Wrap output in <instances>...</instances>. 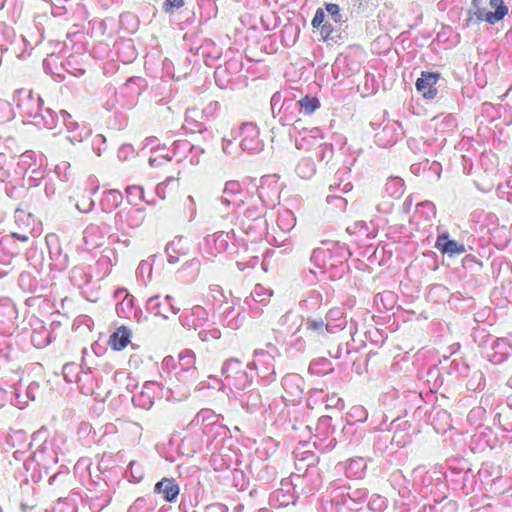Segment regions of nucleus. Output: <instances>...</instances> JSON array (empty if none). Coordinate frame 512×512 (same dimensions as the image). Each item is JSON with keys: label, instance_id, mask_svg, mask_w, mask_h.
I'll return each mask as SVG.
<instances>
[{"label": "nucleus", "instance_id": "nucleus-38", "mask_svg": "<svg viewBox=\"0 0 512 512\" xmlns=\"http://www.w3.org/2000/svg\"><path fill=\"white\" fill-rule=\"evenodd\" d=\"M384 191L391 198H400L405 191L404 180L400 177H389L385 183Z\"/></svg>", "mask_w": 512, "mask_h": 512}, {"label": "nucleus", "instance_id": "nucleus-4", "mask_svg": "<svg viewBox=\"0 0 512 512\" xmlns=\"http://www.w3.org/2000/svg\"><path fill=\"white\" fill-rule=\"evenodd\" d=\"M311 461L304 473L293 474L291 476V484L294 487H301L305 494H314L321 487L322 479L319 468L316 466L318 457L315 454H309Z\"/></svg>", "mask_w": 512, "mask_h": 512}, {"label": "nucleus", "instance_id": "nucleus-60", "mask_svg": "<svg viewBox=\"0 0 512 512\" xmlns=\"http://www.w3.org/2000/svg\"><path fill=\"white\" fill-rule=\"evenodd\" d=\"M126 194L129 204L136 205L137 201L144 199V189L141 186H128L126 188Z\"/></svg>", "mask_w": 512, "mask_h": 512}, {"label": "nucleus", "instance_id": "nucleus-25", "mask_svg": "<svg viewBox=\"0 0 512 512\" xmlns=\"http://www.w3.org/2000/svg\"><path fill=\"white\" fill-rule=\"evenodd\" d=\"M320 107V102L316 97L305 96L299 101L293 99L284 100L281 110L286 113L290 109H297L299 112H304L306 115L312 114Z\"/></svg>", "mask_w": 512, "mask_h": 512}, {"label": "nucleus", "instance_id": "nucleus-57", "mask_svg": "<svg viewBox=\"0 0 512 512\" xmlns=\"http://www.w3.org/2000/svg\"><path fill=\"white\" fill-rule=\"evenodd\" d=\"M347 497L353 503V506L364 503L368 497V490L366 488H347Z\"/></svg>", "mask_w": 512, "mask_h": 512}, {"label": "nucleus", "instance_id": "nucleus-22", "mask_svg": "<svg viewBox=\"0 0 512 512\" xmlns=\"http://www.w3.org/2000/svg\"><path fill=\"white\" fill-rule=\"evenodd\" d=\"M153 492L161 495L166 502L174 503L179 496L180 487L174 478L164 477L155 484Z\"/></svg>", "mask_w": 512, "mask_h": 512}, {"label": "nucleus", "instance_id": "nucleus-61", "mask_svg": "<svg viewBox=\"0 0 512 512\" xmlns=\"http://www.w3.org/2000/svg\"><path fill=\"white\" fill-rule=\"evenodd\" d=\"M277 222L282 230L289 231L295 224V218L291 211L286 210L279 215Z\"/></svg>", "mask_w": 512, "mask_h": 512}, {"label": "nucleus", "instance_id": "nucleus-58", "mask_svg": "<svg viewBox=\"0 0 512 512\" xmlns=\"http://www.w3.org/2000/svg\"><path fill=\"white\" fill-rule=\"evenodd\" d=\"M134 297L130 294H126L120 304L116 306L117 314L120 317H129L133 312Z\"/></svg>", "mask_w": 512, "mask_h": 512}, {"label": "nucleus", "instance_id": "nucleus-1", "mask_svg": "<svg viewBox=\"0 0 512 512\" xmlns=\"http://www.w3.org/2000/svg\"><path fill=\"white\" fill-rule=\"evenodd\" d=\"M13 99L22 115L31 118L34 125L50 130L58 126L59 115L50 107H43L44 101L39 95L22 89L16 91Z\"/></svg>", "mask_w": 512, "mask_h": 512}, {"label": "nucleus", "instance_id": "nucleus-10", "mask_svg": "<svg viewBox=\"0 0 512 512\" xmlns=\"http://www.w3.org/2000/svg\"><path fill=\"white\" fill-rule=\"evenodd\" d=\"M322 244L327 250L329 268L341 267V274L344 272V264L347 263L352 253L345 243L339 241H324Z\"/></svg>", "mask_w": 512, "mask_h": 512}, {"label": "nucleus", "instance_id": "nucleus-14", "mask_svg": "<svg viewBox=\"0 0 512 512\" xmlns=\"http://www.w3.org/2000/svg\"><path fill=\"white\" fill-rule=\"evenodd\" d=\"M110 232V226L104 222L91 223L83 232V240L89 249L100 247L105 242L106 235Z\"/></svg>", "mask_w": 512, "mask_h": 512}, {"label": "nucleus", "instance_id": "nucleus-28", "mask_svg": "<svg viewBox=\"0 0 512 512\" xmlns=\"http://www.w3.org/2000/svg\"><path fill=\"white\" fill-rule=\"evenodd\" d=\"M207 66H212L222 55V50L211 39H205L197 49Z\"/></svg>", "mask_w": 512, "mask_h": 512}, {"label": "nucleus", "instance_id": "nucleus-11", "mask_svg": "<svg viewBox=\"0 0 512 512\" xmlns=\"http://www.w3.org/2000/svg\"><path fill=\"white\" fill-rule=\"evenodd\" d=\"M161 385L155 381H146L141 391L133 395L132 403L135 407L149 410L154 405V400L161 394Z\"/></svg>", "mask_w": 512, "mask_h": 512}, {"label": "nucleus", "instance_id": "nucleus-39", "mask_svg": "<svg viewBox=\"0 0 512 512\" xmlns=\"http://www.w3.org/2000/svg\"><path fill=\"white\" fill-rule=\"evenodd\" d=\"M241 191V185L238 181L231 180L227 181L225 183L223 194L218 201L224 205L229 207L230 205L234 204V200L232 199L234 196H236Z\"/></svg>", "mask_w": 512, "mask_h": 512}, {"label": "nucleus", "instance_id": "nucleus-26", "mask_svg": "<svg viewBox=\"0 0 512 512\" xmlns=\"http://www.w3.org/2000/svg\"><path fill=\"white\" fill-rule=\"evenodd\" d=\"M240 70V65L235 60H230L225 63L224 66H218L216 67L214 71V79L216 85L221 88L225 89L228 87L232 74L236 73Z\"/></svg>", "mask_w": 512, "mask_h": 512}, {"label": "nucleus", "instance_id": "nucleus-31", "mask_svg": "<svg viewBox=\"0 0 512 512\" xmlns=\"http://www.w3.org/2000/svg\"><path fill=\"white\" fill-rule=\"evenodd\" d=\"M202 448L201 436L197 434H187L178 445V451L181 455L191 457Z\"/></svg>", "mask_w": 512, "mask_h": 512}, {"label": "nucleus", "instance_id": "nucleus-13", "mask_svg": "<svg viewBox=\"0 0 512 512\" xmlns=\"http://www.w3.org/2000/svg\"><path fill=\"white\" fill-rule=\"evenodd\" d=\"M111 494L107 483L98 484V488L88 489L85 502L92 512H101L111 502Z\"/></svg>", "mask_w": 512, "mask_h": 512}, {"label": "nucleus", "instance_id": "nucleus-59", "mask_svg": "<svg viewBox=\"0 0 512 512\" xmlns=\"http://www.w3.org/2000/svg\"><path fill=\"white\" fill-rule=\"evenodd\" d=\"M166 252H173L177 255L184 256L188 254V247L183 243L181 236L175 237L171 242L166 245Z\"/></svg>", "mask_w": 512, "mask_h": 512}, {"label": "nucleus", "instance_id": "nucleus-23", "mask_svg": "<svg viewBox=\"0 0 512 512\" xmlns=\"http://www.w3.org/2000/svg\"><path fill=\"white\" fill-rule=\"evenodd\" d=\"M51 240L57 242V239L54 235L47 237L49 255L51 259V269L56 271H64L69 266V256L66 252L63 251L58 243H56L54 246H51Z\"/></svg>", "mask_w": 512, "mask_h": 512}, {"label": "nucleus", "instance_id": "nucleus-32", "mask_svg": "<svg viewBox=\"0 0 512 512\" xmlns=\"http://www.w3.org/2000/svg\"><path fill=\"white\" fill-rule=\"evenodd\" d=\"M130 337L131 331L127 327L121 326L111 334L108 343L112 349L121 351L130 342Z\"/></svg>", "mask_w": 512, "mask_h": 512}, {"label": "nucleus", "instance_id": "nucleus-2", "mask_svg": "<svg viewBox=\"0 0 512 512\" xmlns=\"http://www.w3.org/2000/svg\"><path fill=\"white\" fill-rule=\"evenodd\" d=\"M268 350L257 349L254 351V360L247 364V368L258 370V374L269 384L276 379L275 358L280 356L279 350L272 344L267 345Z\"/></svg>", "mask_w": 512, "mask_h": 512}, {"label": "nucleus", "instance_id": "nucleus-33", "mask_svg": "<svg viewBox=\"0 0 512 512\" xmlns=\"http://www.w3.org/2000/svg\"><path fill=\"white\" fill-rule=\"evenodd\" d=\"M205 243L210 247L211 254L222 253L228 247V234L223 231L205 237Z\"/></svg>", "mask_w": 512, "mask_h": 512}, {"label": "nucleus", "instance_id": "nucleus-19", "mask_svg": "<svg viewBox=\"0 0 512 512\" xmlns=\"http://www.w3.org/2000/svg\"><path fill=\"white\" fill-rule=\"evenodd\" d=\"M512 343L508 338H497L486 351V358L493 364H501L509 356Z\"/></svg>", "mask_w": 512, "mask_h": 512}, {"label": "nucleus", "instance_id": "nucleus-5", "mask_svg": "<svg viewBox=\"0 0 512 512\" xmlns=\"http://www.w3.org/2000/svg\"><path fill=\"white\" fill-rule=\"evenodd\" d=\"M221 373L227 384L237 390H245L252 385V378L243 369L242 362L238 358L226 360L222 366Z\"/></svg>", "mask_w": 512, "mask_h": 512}, {"label": "nucleus", "instance_id": "nucleus-27", "mask_svg": "<svg viewBox=\"0 0 512 512\" xmlns=\"http://www.w3.org/2000/svg\"><path fill=\"white\" fill-rule=\"evenodd\" d=\"M398 134L396 123H386L375 133V143L380 147L392 146L397 142Z\"/></svg>", "mask_w": 512, "mask_h": 512}, {"label": "nucleus", "instance_id": "nucleus-37", "mask_svg": "<svg viewBox=\"0 0 512 512\" xmlns=\"http://www.w3.org/2000/svg\"><path fill=\"white\" fill-rule=\"evenodd\" d=\"M218 422L217 415L211 409H202L200 410L195 417L191 420L189 427L192 428H200L204 427L205 424H211Z\"/></svg>", "mask_w": 512, "mask_h": 512}, {"label": "nucleus", "instance_id": "nucleus-55", "mask_svg": "<svg viewBox=\"0 0 512 512\" xmlns=\"http://www.w3.org/2000/svg\"><path fill=\"white\" fill-rule=\"evenodd\" d=\"M189 148H192V144L187 140L174 141L171 146L172 154L167 153L166 155H163V159L165 161H170L174 156L185 154V152L189 151Z\"/></svg>", "mask_w": 512, "mask_h": 512}, {"label": "nucleus", "instance_id": "nucleus-15", "mask_svg": "<svg viewBox=\"0 0 512 512\" xmlns=\"http://www.w3.org/2000/svg\"><path fill=\"white\" fill-rule=\"evenodd\" d=\"M195 353L185 349L179 354V379L185 383H194L197 380L195 368Z\"/></svg>", "mask_w": 512, "mask_h": 512}, {"label": "nucleus", "instance_id": "nucleus-20", "mask_svg": "<svg viewBox=\"0 0 512 512\" xmlns=\"http://www.w3.org/2000/svg\"><path fill=\"white\" fill-rule=\"evenodd\" d=\"M59 113V120L61 119L65 125L67 129V139L72 144L82 142L83 139L90 135V131L85 127L80 129L79 124L71 119V115L67 111L61 110Z\"/></svg>", "mask_w": 512, "mask_h": 512}, {"label": "nucleus", "instance_id": "nucleus-17", "mask_svg": "<svg viewBox=\"0 0 512 512\" xmlns=\"http://www.w3.org/2000/svg\"><path fill=\"white\" fill-rule=\"evenodd\" d=\"M282 487L273 491L269 496V504L274 508L288 507L295 505L297 496L295 488L291 483H281Z\"/></svg>", "mask_w": 512, "mask_h": 512}, {"label": "nucleus", "instance_id": "nucleus-18", "mask_svg": "<svg viewBox=\"0 0 512 512\" xmlns=\"http://www.w3.org/2000/svg\"><path fill=\"white\" fill-rule=\"evenodd\" d=\"M18 242H16V233L2 236L0 238V263L9 266L11 259L23 250Z\"/></svg>", "mask_w": 512, "mask_h": 512}, {"label": "nucleus", "instance_id": "nucleus-45", "mask_svg": "<svg viewBox=\"0 0 512 512\" xmlns=\"http://www.w3.org/2000/svg\"><path fill=\"white\" fill-rule=\"evenodd\" d=\"M295 171L300 178L310 179L316 172V166L311 158H303L298 162Z\"/></svg>", "mask_w": 512, "mask_h": 512}, {"label": "nucleus", "instance_id": "nucleus-16", "mask_svg": "<svg viewBox=\"0 0 512 512\" xmlns=\"http://www.w3.org/2000/svg\"><path fill=\"white\" fill-rule=\"evenodd\" d=\"M172 300L170 295H166L162 300L159 295L152 296L146 302V309L149 313L167 319L168 313L177 314L180 311L173 305Z\"/></svg>", "mask_w": 512, "mask_h": 512}, {"label": "nucleus", "instance_id": "nucleus-51", "mask_svg": "<svg viewBox=\"0 0 512 512\" xmlns=\"http://www.w3.org/2000/svg\"><path fill=\"white\" fill-rule=\"evenodd\" d=\"M331 501L336 505L346 506L350 510H357V507L353 506L351 500L347 497V488H337L332 492Z\"/></svg>", "mask_w": 512, "mask_h": 512}, {"label": "nucleus", "instance_id": "nucleus-12", "mask_svg": "<svg viewBox=\"0 0 512 512\" xmlns=\"http://www.w3.org/2000/svg\"><path fill=\"white\" fill-rule=\"evenodd\" d=\"M304 379L296 373L286 374L282 378L284 398L293 404L299 403L304 393Z\"/></svg>", "mask_w": 512, "mask_h": 512}, {"label": "nucleus", "instance_id": "nucleus-8", "mask_svg": "<svg viewBox=\"0 0 512 512\" xmlns=\"http://www.w3.org/2000/svg\"><path fill=\"white\" fill-rule=\"evenodd\" d=\"M293 129L298 131L299 136L295 139V146L299 150H311L316 148L320 141L323 140V133L319 127L310 129L302 127V121L296 119L293 123Z\"/></svg>", "mask_w": 512, "mask_h": 512}, {"label": "nucleus", "instance_id": "nucleus-7", "mask_svg": "<svg viewBox=\"0 0 512 512\" xmlns=\"http://www.w3.org/2000/svg\"><path fill=\"white\" fill-rule=\"evenodd\" d=\"M143 220V210L134 207H122L114 216V225L118 231L128 235V230L139 227Z\"/></svg>", "mask_w": 512, "mask_h": 512}, {"label": "nucleus", "instance_id": "nucleus-50", "mask_svg": "<svg viewBox=\"0 0 512 512\" xmlns=\"http://www.w3.org/2000/svg\"><path fill=\"white\" fill-rule=\"evenodd\" d=\"M331 422L332 418L330 416H321L318 419L315 427V437L319 438L320 440L327 438L331 430Z\"/></svg>", "mask_w": 512, "mask_h": 512}, {"label": "nucleus", "instance_id": "nucleus-40", "mask_svg": "<svg viewBox=\"0 0 512 512\" xmlns=\"http://www.w3.org/2000/svg\"><path fill=\"white\" fill-rule=\"evenodd\" d=\"M228 433L229 430L218 422L205 424L204 427H202V434L207 436L208 439H211L212 442L218 438L221 440L226 438Z\"/></svg>", "mask_w": 512, "mask_h": 512}, {"label": "nucleus", "instance_id": "nucleus-3", "mask_svg": "<svg viewBox=\"0 0 512 512\" xmlns=\"http://www.w3.org/2000/svg\"><path fill=\"white\" fill-rule=\"evenodd\" d=\"M342 326L343 322L333 324L320 317H307L302 320L296 331H302L309 341L321 343L328 338L329 334L335 333L336 329Z\"/></svg>", "mask_w": 512, "mask_h": 512}, {"label": "nucleus", "instance_id": "nucleus-43", "mask_svg": "<svg viewBox=\"0 0 512 512\" xmlns=\"http://www.w3.org/2000/svg\"><path fill=\"white\" fill-rule=\"evenodd\" d=\"M487 12L485 9V1L484 0H472L471 7L468 11L469 18L467 20V24L469 25L474 21V17L476 18V22L486 21Z\"/></svg>", "mask_w": 512, "mask_h": 512}, {"label": "nucleus", "instance_id": "nucleus-36", "mask_svg": "<svg viewBox=\"0 0 512 512\" xmlns=\"http://www.w3.org/2000/svg\"><path fill=\"white\" fill-rule=\"evenodd\" d=\"M18 285L26 293H39V295H41L43 290V288L39 286L37 279L30 272L26 271L20 273Z\"/></svg>", "mask_w": 512, "mask_h": 512}, {"label": "nucleus", "instance_id": "nucleus-30", "mask_svg": "<svg viewBox=\"0 0 512 512\" xmlns=\"http://www.w3.org/2000/svg\"><path fill=\"white\" fill-rule=\"evenodd\" d=\"M368 412L362 405L352 406L346 414V425L342 431L344 435H348L354 430V423H363L367 420Z\"/></svg>", "mask_w": 512, "mask_h": 512}, {"label": "nucleus", "instance_id": "nucleus-49", "mask_svg": "<svg viewBox=\"0 0 512 512\" xmlns=\"http://www.w3.org/2000/svg\"><path fill=\"white\" fill-rule=\"evenodd\" d=\"M271 296H272V290L266 289L261 284H256L250 294V299L253 302L266 305Z\"/></svg>", "mask_w": 512, "mask_h": 512}, {"label": "nucleus", "instance_id": "nucleus-21", "mask_svg": "<svg viewBox=\"0 0 512 512\" xmlns=\"http://www.w3.org/2000/svg\"><path fill=\"white\" fill-rule=\"evenodd\" d=\"M439 74L434 72L423 71L415 83L416 89L425 99H433L437 95L435 87Z\"/></svg>", "mask_w": 512, "mask_h": 512}, {"label": "nucleus", "instance_id": "nucleus-35", "mask_svg": "<svg viewBox=\"0 0 512 512\" xmlns=\"http://www.w3.org/2000/svg\"><path fill=\"white\" fill-rule=\"evenodd\" d=\"M489 5L494 11H488L486 22L493 25L501 21L508 13V7L503 0H489Z\"/></svg>", "mask_w": 512, "mask_h": 512}, {"label": "nucleus", "instance_id": "nucleus-46", "mask_svg": "<svg viewBox=\"0 0 512 512\" xmlns=\"http://www.w3.org/2000/svg\"><path fill=\"white\" fill-rule=\"evenodd\" d=\"M308 371L314 375H325L333 371V368L327 358H318L311 361Z\"/></svg>", "mask_w": 512, "mask_h": 512}, {"label": "nucleus", "instance_id": "nucleus-34", "mask_svg": "<svg viewBox=\"0 0 512 512\" xmlns=\"http://www.w3.org/2000/svg\"><path fill=\"white\" fill-rule=\"evenodd\" d=\"M240 403L242 408L246 411L253 413L260 409L262 405V397L258 390L250 389L241 395Z\"/></svg>", "mask_w": 512, "mask_h": 512}, {"label": "nucleus", "instance_id": "nucleus-48", "mask_svg": "<svg viewBox=\"0 0 512 512\" xmlns=\"http://www.w3.org/2000/svg\"><path fill=\"white\" fill-rule=\"evenodd\" d=\"M133 80L130 79L128 80L123 87H121L120 91L118 94H116V100H118V97H123L125 94H130L131 95V99L128 103H120V105L122 107H127V108H131L135 105V102H136V98L137 96L140 94L139 90L138 89H134L132 87L133 85Z\"/></svg>", "mask_w": 512, "mask_h": 512}, {"label": "nucleus", "instance_id": "nucleus-56", "mask_svg": "<svg viewBox=\"0 0 512 512\" xmlns=\"http://www.w3.org/2000/svg\"><path fill=\"white\" fill-rule=\"evenodd\" d=\"M80 368L83 369L84 364H82L81 366H78L75 363H66L62 369V373H63V377H64L65 381L68 383L77 382L79 379Z\"/></svg>", "mask_w": 512, "mask_h": 512}, {"label": "nucleus", "instance_id": "nucleus-62", "mask_svg": "<svg viewBox=\"0 0 512 512\" xmlns=\"http://www.w3.org/2000/svg\"><path fill=\"white\" fill-rule=\"evenodd\" d=\"M198 337L203 342H207L210 340H217L221 337V331L216 327H212V328H208V329H205V327H203V328L199 329Z\"/></svg>", "mask_w": 512, "mask_h": 512}, {"label": "nucleus", "instance_id": "nucleus-63", "mask_svg": "<svg viewBox=\"0 0 512 512\" xmlns=\"http://www.w3.org/2000/svg\"><path fill=\"white\" fill-rule=\"evenodd\" d=\"M54 512H77L76 503L68 498L58 499L56 506L53 509Z\"/></svg>", "mask_w": 512, "mask_h": 512}, {"label": "nucleus", "instance_id": "nucleus-6", "mask_svg": "<svg viewBox=\"0 0 512 512\" xmlns=\"http://www.w3.org/2000/svg\"><path fill=\"white\" fill-rule=\"evenodd\" d=\"M238 137L241 138L239 144L241 152L259 153L263 150L264 143L259 137V129L252 122H245L236 129Z\"/></svg>", "mask_w": 512, "mask_h": 512}, {"label": "nucleus", "instance_id": "nucleus-44", "mask_svg": "<svg viewBox=\"0 0 512 512\" xmlns=\"http://www.w3.org/2000/svg\"><path fill=\"white\" fill-rule=\"evenodd\" d=\"M123 200L122 194L117 190H109L104 193L101 200L103 211L110 212L116 208Z\"/></svg>", "mask_w": 512, "mask_h": 512}, {"label": "nucleus", "instance_id": "nucleus-42", "mask_svg": "<svg viewBox=\"0 0 512 512\" xmlns=\"http://www.w3.org/2000/svg\"><path fill=\"white\" fill-rule=\"evenodd\" d=\"M310 261L315 268L320 270L321 274L330 269L325 247L315 248L311 254Z\"/></svg>", "mask_w": 512, "mask_h": 512}, {"label": "nucleus", "instance_id": "nucleus-29", "mask_svg": "<svg viewBox=\"0 0 512 512\" xmlns=\"http://www.w3.org/2000/svg\"><path fill=\"white\" fill-rule=\"evenodd\" d=\"M236 454L227 449H221L218 453H212L209 463L215 471H224L233 464Z\"/></svg>", "mask_w": 512, "mask_h": 512}, {"label": "nucleus", "instance_id": "nucleus-41", "mask_svg": "<svg viewBox=\"0 0 512 512\" xmlns=\"http://www.w3.org/2000/svg\"><path fill=\"white\" fill-rule=\"evenodd\" d=\"M238 137L236 129L231 130L230 137L222 138V151L224 154L238 157L241 154L240 144H236L235 140Z\"/></svg>", "mask_w": 512, "mask_h": 512}, {"label": "nucleus", "instance_id": "nucleus-9", "mask_svg": "<svg viewBox=\"0 0 512 512\" xmlns=\"http://www.w3.org/2000/svg\"><path fill=\"white\" fill-rule=\"evenodd\" d=\"M208 311L200 306L194 305L190 309H184L179 316L180 324L188 330H199L203 327H209Z\"/></svg>", "mask_w": 512, "mask_h": 512}, {"label": "nucleus", "instance_id": "nucleus-54", "mask_svg": "<svg viewBox=\"0 0 512 512\" xmlns=\"http://www.w3.org/2000/svg\"><path fill=\"white\" fill-rule=\"evenodd\" d=\"M155 509V503L145 497H138L129 507L128 512H151Z\"/></svg>", "mask_w": 512, "mask_h": 512}, {"label": "nucleus", "instance_id": "nucleus-52", "mask_svg": "<svg viewBox=\"0 0 512 512\" xmlns=\"http://www.w3.org/2000/svg\"><path fill=\"white\" fill-rule=\"evenodd\" d=\"M315 150V156L321 162L329 163L333 158L334 149L332 144L320 141Z\"/></svg>", "mask_w": 512, "mask_h": 512}, {"label": "nucleus", "instance_id": "nucleus-47", "mask_svg": "<svg viewBox=\"0 0 512 512\" xmlns=\"http://www.w3.org/2000/svg\"><path fill=\"white\" fill-rule=\"evenodd\" d=\"M6 443L11 447L19 446L22 449L30 446V443H27V434L23 430L11 431L6 437Z\"/></svg>", "mask_w": 512, "mask_h": 512}, {"label": "nucleus", "instance_id": "nucleus-24", "mask_svg": "<svg viewBox=\"0 0 512 512\" xmlns=\"http://www.w3.org/2000/svg\"><path fill=\"white\" fill-rule=\"evenodd\" d=\"M435 248L442 254H447L450 257L454 255H461L466 252L465 245L451 239L447 232L437 236Z\"/></svg>", "mask_w": 512, "mask_h": 512}, {"label": "nucleus", "instance_id": "nucleus-53", "mask_svg": "<svg viewBox=\"0 0 512 512\" xmlns=\"http://www.w3.org/2000/svg\"><path fill=\"white\" fill-rule=\"evenodd\" d=\"M144 467L141 463L133 460L129 463L126 475L129 481L139 483L144 477Z\"/></svg>", "mask_w": 512, "mask_h": 512}, {"label": "nucleus", "instance_id": "nucleus-64", "mask_svg": "<svg viewBox=\"0 0 512 512\" xmlns=\"http://www.w3.org/2000/svg\"><path fill=\"white\" fill-rule=\"evenodd\" d=\"M365 464L362 458L349 459L346 462L345 469L347 474H352L357 476L360 472H362Z\"/></svg>", "mask_w": 512, "mask_h": 512}]
</instances>
